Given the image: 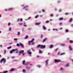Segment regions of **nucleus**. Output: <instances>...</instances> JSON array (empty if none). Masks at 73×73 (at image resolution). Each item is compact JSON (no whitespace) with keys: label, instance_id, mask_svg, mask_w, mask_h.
<instances>
[{"label":"nucleus","instance_id":"1","mask_svg":"<svg viewBox=\"0 0 73 73\" xmlns=\"http://www.w3.org/2000/svg\"><path fill=\"white\" fill-rule=\"evenodd\" d=\"M3 61V63H5L6 62V59L5 58L2 59L0 61V63H2V62Z\"/></svg>","mask_w":73,"mask_h":73},{"label":"nucleus","instance_id":"2","mask_svg":"<svg viewBox=\"0 0 73 73\" xmlns=\"http://www.w3.org/2000/svg\"><path fill=\"white\" fill-rule=\"evenodd\" d=\"M20 53H22V54L23 56H24L25 53H24V50H22L21 51H20L19 52V54H20Z\"/></svg>","mask_w":73,"mask_h":73},{"label":"nucleus","instance_id":"3","mask_svg":"<svg viewBox=\"0 0 73 73\" xmlns=\"http://www.w3.org/2000/svg\"><path fill=\"white\" fill-rule=\"evenodd\" d=\"M17 50V49L16 48L15 49H13L12 51H10V53L12 54L13 53V52H15V51H16V50Z\"/></svg>","mask_w":73,"mask_h":73},{"label":"nucleus","instance_id":"4","mask_svg":"<svg viewBox=\"0 0 73 73\" xmlns=\"http://www.w3.org/2000/svg\"><path fill=\"white\" fill-rule=\"evenodd\" d=\"M54 61V62L55 63H57V62H60V60H57L56 59H55Z\"/></svg>","mask_w":73,"mask_h":73},{"label":"nucleus","instance_id":"5","mask_svg":"<svg viewBox=\"0 0 73 73\" xmlns=\"http://www.w3.org/2000/svg\"><path fill=\"white\" fill-rule=\"evenodd\" d=\"M46 47V46L45 45H41V46L40 47V48H45Z\"/></svg>","mask_w":73,"mask_h":73},{"label":"nucleus","instance_id":"6","mask_svg":"<svg viewBox=\"0 0 73 73\" xmlns=\"http://www.w3.org/2000/svg\"><path fill=\"white\" fill-rule=\"evenodd\" d=\"M49 60L47 59L45 61L46 64H45V66H47V65H48V61H49Z\"/></svg>","mask_w":73,"mask_h":73},{"label":"nucleus","instance_id":"7","mask_svg":"<svg viewBox=\"0 0 73 73\" xmlns=\"http://www.w3.org/2000/svg\"><path fill=\"white\" fill-rule=\"evenodd\" d=\"M68 48L69 50H72V47H71V46H68Z\"/></svg>","mask_w":73,"mask_h":73},{"label":"nucleus","instance_id":"8","mask_svg":"<svg viewBox=\"0 0 73 73\" xmlns=\"http://www.w3.org/2000/svg\"><path fill=\"white\" fill-rule=\"evenodd\" d=\"M34 40H35V39L33 38L32 39L31 41L29 42V45H30V44H31V42H33V41H34Z\"/></svg>","mask_w":73,"mask_h":73},{"label":"nucleus","instance_id":"9","mask_svg":"<svg viewBox=\"0 0 73 73\" xmlns=\"http://www.w3.org/2000/svg\"><path fill=\"white\" fill-rule=\"evenodd\" d=\"M20 46H21V47L23 48H24V45H23V44L21 43H20Z\"/></svg>","mask_w":73,"mask_h":73},{"label":"nucleus","instance_id":"10","mask_svg":"<svg viewBox=\"0 0 73 73\" xmlns=\"http://www.w3.org/2000/svg\"><path fill=\"white\" fill-rule=\"evenodd\" d=\"M30 50H27V53H28L29 54H32V52H29L30 51Z\"/></svg>","mask_w":73,"mask_h":73},{"label":"nucleus","instance_id":"11","mask_svg":"<svg viewBox=\"0 0 73 73\" xmlns=\"http://www.w3.org/2000/svg\"><path fill=\"white\" fill-rule=\"evenodd\" d=\"M25 69H27L28 70H29L30 69H31V68L30 67H29L28 66H26L25 67Z\"/></svg>","mask_w":73,"mask_h":73},{"label":"nucleus","instance_id":"12","mask_svg":"<svg viewBox=\"0 0 73 73\" xmlns=\"http://www.w3.org/2000/svg\"><path fill=\"white\" fill-rule=\"evenodd\" d=\"M46 40H47V38H45L43 40L42 42H45V41H46Z\"/></svg>","mask_w":73,"mask_h":73},{"label":"nucleus","instance_id":"13","mask_svg":"<svg viewBox=\"0 0 73 73\" xmlns=\"http://www.w3.org/2000/svg\"><path fill=\"white\" fill-rule=\"evenodd\" d=\"M40 24V22H39L38 23H36L35 24V25H39Z\"/></svg>","mask_w":73,"mask_h":73},{"label":"nucleus","instance_id":"14","mask_svg":"<svg viewBox=\"0 0 73 73\" xmlns=\"http://www.w3.org/2000/svg\"><path fill=\"white\" fill-rule=\"evenodd\" d=\"M53 47V46L52 45H50L49 46V48H52Z\"/></svg>","mask_w":73,"mask_h":73},{"label":"nucleus","instance_id":"15","mask_svg":"<svg viewBox=\"0 0 73 73\" xmlns=\"http://www.w3.org/2000/svg\"><path fill=\"white\" fill-rule=\"evenodd\" d=\"M41 45L39 44L37 46V48H39V47H40V46L41 47Z\"/></svg>","mask_w":73,"mask_h":73},{"label":"nucleus","instance_id":"16","mask_svg":"<svg viewBox=\"0 0 73 73\" xmlns=\"http://www.w3.org/2000/svg\"><path fill=\"white\" fill-rule=\"evenodd\" d=\"M22 64L23 65H24L25 64V60H24L23 61Z\"/></svg>","mask_w":73,"mask_h":73},{"label":"nucleus","instance_id":"17","mask_svg":"<svg viewBox=\"0 0 73 73\" xmlns=\"http://www.w3.org/2000/svg\"><path fill=\"white\" fill-rule=\"evenodd\" d=\"M60 71L62 72V71H63V70H64V69H63V68H62V67H61L60 68Z\"/></svg>","mask_w":73,"mask_h":73},{"label":"nucleus","instance_id":"18","mask_svg":"<svg viewBox=\"0 0 73 73\" xmlns=\"http://www.w3.org/2000/svg\"><path fill=\"white\" fill-rule=\"evenodd\" d=\"M63 20V18H60L59 19V20H60V21L61 20Z\"/></svg>","mask_w":73,"mask_h":73},{"label":"nucleus","instance_id":"19","mask_svg":"<svg viewBox=\"0 0 73 73\" xmlns=\"http://www.w3.org/2000/svg\"><path fill=\"white\" fill-rule=\"evenodd\" d=\"M28 7H29L28 6H25V7H24L23 9H25V8H28Z\"/></svg>","mask_w":73,"mask_h":73},{"label":"nucleus","instance_id":"20","mask_svg":"<svg viewBox=\"0 0 73 73\" xmlns=\"http://www.w3.org/2000/svg\"><path fill=\"white\" fill-rule=\"evenodd\" d=\"M42 28L44 30H45L46 29V27H45L44 26H42Z\"/></svg>","mask_w":73,"mask_h":73},{"label":"nucleus","instance_id":"21","mask_svg":"<svg viewBox=\"0 0 73 73\" xmlns=\"http://www.w3.org/2000/svg\"><path fill=\"white\" fill-rule=\"evenodd\" d=\"M15 70V68H12L10 70V72H12V71H13Z\"/></svg>","mask_w":73,"mask_h":73},{"label":"nucleus","instance_id":"22","mask_svg":"<svg viewBox=\"0 0 73 73\" xmlns=\"http://www.w3.org/2000/svg\"><path fill=\"white\" fill-rule=\"evenodd\" d=\"M23 73H25V72H26V70H25V69H23Z\"/></svg>","mask_w":73,"mask_h":73},{"label":"nucleus","instance_id":"23","mask_svg":"<svg viewBox=\"0 0 73 73\" xmlns=\"http://www.w3.org/2000/svg\"><path fill=\"white\" fill-rule=\"evenodd\" d=\"M73 20V19L72 18H71L70 19V22H72Z\"/></svg>","mask_w":73,"mask_h":73},{"label":"nucleus","instance_id":"24","mask_svg":"<svg viewBox=\"0 0 73 73\" xmlns=\"http://www.w3.org/2000/svg\"><path fill=\"white\" fill-rule=\"evenodd\" d=\"M8 72V71H4L3 72V73H7Z\"/></svg>","mask_w":73,"mask_h":73},{"label":"nucleus","instance_id":"25","mask_svg":"<svg viewBox=\"0 0 73 73\" xmlns=\"http://www.w3.org/2000/svg\"><path fill=\"white\" fill-rule=\"evenodd\" d=\"M28 38V36L27 35L26 36H25V39H27V38Z\"/></svg>","mask_w":73,"mask_h":73},{"label":"nucleus","instance_id":"26","mask_svg":"<svg viewBox=\"0 0 73 73\" xmlns=\"http://www.w3.org/2000/svg\"><path fill=\"white\" fill-rule=\"evenodd\" d=\"M12 9H13V8H10L8 9V10H9V11H11V10H12Z\"/></svg>","mask_w":73,"mask_h":73},{"label":"nucleus","instance_id":"27","mask_svg":"<svg viewBox=\"0 0 73 73\" xmlns=\"http://www.w3.org/2000/svg\"><path fill=\"white\" fill-rule=\"evenodd\" d=\"M53 31H55V30H56V31H58V30H57V29H53Z\"/></svg>","mask_w":73,"mask_h":73},{"label":"nucleus","instance_id":"28","mask_svg":"<svg viewBox=\"0 0 73 73\" xmlns=\"http://www.w3.org/2000/svg\"><path fill=\"white\" fill-rule=\"evenodd\" d=\"M39 53H42V51H41V50H39Z\"/></svg>","mask_w":73,"mask_h":73},{"label":"nucleus","instance_id":"29","mask_svg":"<svg viewBox=\"0 0 73 73\" xmlns=\"http://www.w3.org/2000/svg\"><path fill=\"white\" fill-rule=\"evenodd\" d=\"M69 42L70 43H73V40H70L69 41Z\"/></svg>","mask_w":73,"mask_h":73},{"label":"nucleus","instance_id":"30","mask_svg":"<svg viewBox=\"0 0 73 73\" xmlns=\"http://www.w3.org/2000/svg\"><path fill=\"white\" fill-rule=\"evenodd\" d=\"M38 15H36V16H35V19H37V18L38 17Z\"/></svg>","mask_w":73,"mask_h":73},{"label":"nucleus","instance_id":"31","mask_svg":"<svg viewBox=\"0 0 73 73\" xmlns=\"http://www.w3.org/2000/svg\"><path fill=\"white\" fill-rule=\"evenodd\" d=\"M69 32V30H65V32Z\"/></svg>","mask_w":73,"mask_h":73},{"label":"nucleus","instance_id":"32","mask_svg":"<svg viewBox=\"0 0 73 73\" xmlns=\"http://www.w3.org/2000/svg\"><path fill=\"white\" fill-rule=\"evenodd\" d=\"M69 66V64H67L66 65V67H67V66Z\"/></svg>","mask_w":73,"mask_h":73},{"label":"nucleus","instance_id":"33","mask_svg":"<svg viewBox=\"0 0 73 73\" xmlns=\"http://www.w3.org/2000/svg\"><path fill=\"white\" fill-rule=\"evenodd\" d=\"M20 45V44H19L18 43H17V46H19Z\"/></svg>","mask_w":73,"mask_h":73},{"label":"nucleus","instance_id":"34","mask_svg":"<svg viewBox=\"0 0 73 73\" xmlns=\"http://www.w3.org/2000/svg\"><path fill=\"white\" fill-rule=\"evenodd\" d=\"M14 41H17V38H15L14 39Z\"/></svg>","mask_w":73,"mask_h":73},{"label":"nucleus","instance_id":"35","mask_svg":"<svg viewBox=\"0 0 73 73\" xmlns=\"http://www.w3.org/2000/svg\"><path fill=\"white\" fill-rule=\"evenodd\" d=\"M42 37H43V35H41L40 36V38H42Z\"/></svg>","mask_w":73,"mask_h":73},{"label":"nucleus","instance_id":"36","mask_svg":"<svg viewBox=\"0 0 73 73\" xmlns=\"http://www.w3.org/2000/svg\"><path fill=\"white\" fill-rule=\"evenodd\" d=\"M64 54H65V53H62V54H60V56H62V55H64Z\"/></svg>","mask_w":73,"mask_h":73},{"label":"nucleus","instance_id":"37","mask_svg":"<svg viewBox=\"0 0 73 73\" xmlns=\"http://www.w3.org/2000/svg\"><path fill=\"white\" fill-rule=\"evenodd\" d=\"M11 47H7V48L8 49H11Z\"/></svg>","mask_w":73,"mask_h":73},{"label":"nucleus","instance_id":"38","mask_svg":"<svg viewBox=\"0 0 73 73\" xmlns=\"http://www.w3.org/2000/svg\"><path fill=\"white\" fill-rule=\"evenodd\" d=\"M65 15H68V14H69V13H65Z\"/></svg>","mask_w":73,"mask_h":73},{"label":"nucleus","instance_id":"39","mask_svg":"<svg viewBox=\"0 0 73 73\" xmlns=\"http://www.w3.org/2000/svg\"><path fill=\"white\" fill-rule=\"evenodd\" d=\"M50 16L51 17H53V14H51Z\"/></svg>","mask_w":73,"mask_h":73},{"label":"nucleus","instance_id":"40","mask_svg":"<svg viewBox=\"0 0 73 73\" xmlns=\"http://www.w3.org/2000/svg\"><path fill=\"white\" fill-rule=\"evenodd\" d=\"M11 30V27H10L9 28V31H10Z\"/></svg>","mask_w":73,"mask_h":73},{"label":"nucleus","instance_id":"41","mask_svg":"<svg viewBox=\"0 0 73 73\" xmlns=\"http://www.w3.org/2000/svg\"><path fill=\"white\" fill-rule=\"evenodd\" d=\"M61 46H64L65 44H62L61 45Z\"/></svg>","mask_w":73,"mask_h":73},{"label":"nucleus","instance_id":"42","mask_svg":"<svg viewBox=\"0 0 73 73\" xmlns=\"http://www.w3.org/2000/svg\"><path fill=\"white\" fill-rule=\"evenodd\" d=\"M5 53H6V50H4V54H5Z\"/></svg>","mask_w":73,"mask_h":73},{"label":"nucleus","instance_id":"43","mask_svg":"<svg viewBox=\"0 0 73 73\" xmlns=\"http://www.w3.org/2000/svg\"><path fill=\"white\" fill-rule=\"evenodd\" d=\"M20 32H18V35L19 36V35H20Z\"/></svg>","mask_w":73,"mask_h":73},{"label":"nucleus","instance_id":"44","mask_svg":"<svg viewBox=\"0 0 73 73\" xmlns=\"http://www.w3.org/2000/svg\"><path fill=\"white\" fill-rule=\"evenodd\" d=\"M37 67H38V68H40V65H38L37 66Z\"/></svg>","mask_w":73,"mask_h":73},{"label":"nucleus","instance_id":"45","mask_svg":"<svg viewBox=\"0 0 73 73\" xmlns=\"http://www.w3.org/2000/svg\"><path fill=\"white\" fill-rule=\"evenodd\" d=\"M11 25V23H9L8 24V25L9 26V25Z\"/></svg>","mask_w":73,"mask_h":73},{"label":"nucleus","instance_id":"46","mask_svg":"<svg viewBox=\"0 0 73 73\" xmlns=\"http://www.w3.org/2000/svg\"><path fill=\"white\" fill-rule=\"evenodd\" d=\"M42 11L43 12H44L45 11V10L44 9H42Z\"/></svg>","mask_w":73,"mask_h":73},{"label":"nucleus","instance_id":"47","mask_svg":"<svg viewBox=\"0 0 73 73\" xmlns=\"http://www.w3.org/2000/svg\"><path fill=\"white\" fill-rule=\"evenodd\" d=\"M32 42L31 43L32 44H35V42Z\"/></svg>","mask_w":73,"mask_h":73},{"label":"nucleus","instance_id":"48","mask_svg":"<svg viewBox=\"0 0 73 73\" xmlns=\"http://www.w3.org/2000/svg\"><path fill=\"white\" fill-rule=\"evenodd\" d=\"M46 23H49V21H46Z\"/></svg>","mask_w":73,"mask_h":73},{"label":"nucleus","instance_id":"49","mask_svg":"<svg viewBox=\"0 0 73 73\" xmlns=\"http://www.w3.org/2000/svg\"><path fill=\"white\" fill-rule=\"evenodd\" d=\"M19 24L20 25H22L23 24V23H21V24L19 23Z\"/></svg>","mask_w":73,"mask_h":73},{"label":"nucleus","instance_id":"50","mask_svg":"<svg viewBox=\"0 0 73 73\" xmlns=\"http://www.w3.org/2000/svg\"><path fill=\"white\" fill-rule=\"evenodd\" d=\"M13 62H15V61H17V60H13Z\"/></svg>","mask_w":73,"mask_h":73},{"label":"nucleus","instance_id":"51","mask_svg":"<svg viewBox=\"0 0 73 73\" xmlns=\"http://www.w3.org/2000/svg\"><path fill=\"white\" fill-rule=\"evenodd\" d=\"M60 54V52H58V53H57V54L58 55H59V54Z\"/></svg>","mask_w":73,"mask_h":73},{"label":"nucleus","instance_id":"52","mask_svg":"<svg viewBox=\"0 0 73 73\" xmlns=\"http://www.w3.org/2000/svg\"><path fill=\"white\" fill-rule=\"evenodd\" d=\"M21 21H23V19H20Z\"/></svg>","mask_w":73,"mask_h":73},{"label":"nucleus","instance_id":"53","mask_svg":"<svg viewBox=\"0 0 73 73\" xmlns=\"http://www.w3.org/2000/svg\"><path fill=\"white\" fill-rule=\"evenodd\" d=\"M19 20H20V19H18L17 20V21H19Z\"/></svg>","mask_w":73,"mask_h":73},{"label":"nucleus","instance_id":"54","mask_svg":"<svg viewBox=\"0 0 73 73\" xmlns=\"http://www.w3.org/2000/svg\"><path fill=\"white\" fill-rule=\"evenodd\" d=\"M59 25H62V23H60Z\"/></svg>","mask_w":73,"mask_h":73},{"label":"nucleus","instance_id":"55","mask_svg":"<svg viewBox=\"0 0 73 73\" xmlns=\"http://www.w3.org/2000/svg\"><path fill=\"white\" fill-rule=\"evenodd\" d=\"M15 57H12V59H14V58H15Z\"/></svg>","mask_w":73,"mask_h":73},{"label":"nucleus","instance_id":"56","mask_svg":"<svg viewBox=\"0 0 73 73\" xmlns=\"http://www.w3.org/2000/svg\"><path fill=\"white\" fill-rule=\"evenodd\" d=\"M58 50V48H56V51H57V50Z\"/></svg>","mask_w":73,"mask_h":73},{"label":"nucleus","instance_id":"57","mask_svg":"<svg viewBox=\"0 0 73 73\" xmlns=\"http://www.w3.org/2000/svg\"><path fill=\"white\" fill-rule=\"evenodd\" d=\"M66 40H69V38H67Z\"/></svg>","mask_w":73,"mask_h":73},{"label":"nucleus","instance_id":"58","mask_svg":"<svg viewBox=\"0 0 73 73\" xmlns=\"http://www.w3.org/2000/svg\"><path fill=\"white\" fill-rule=\"evenodd\" d=\"M2 46H2V45H0V47H2Z\"/></svg>","mask_w":73,"mask_h":73},{"label":"nucleus","instance_id":"59","mask_svg":"<svg viewBox=\"0 0 73 73\" xmlns=\"http://www.w3.org/2000/svg\"><path fill=\"white\" fill-rule=\"evenodd\" d=\"M25 11H28V9H25Z\"/></svg>","mask_w":73,"mask_h":73},{"label":"nucleus","instance_id":"60","mask_svg":"<svg viewBox=\"0 0 73 73\" xmlns=\"http://www.w3.org/2000/svg\"><path fill=\"white\" fill-rule=\"evenodd\" d=\"M50 54V52H48V55Z\"/></svg>","mask_w":73,"mask_h":73},{"label":"nucleus","instance_id":"61","mask_svg":"<svg viewBox=\"0 0 73 73\" xmlns=\"http://www.w3.org/2000/svg\"><path fill=\"white\" fill-rule=\"evenodd\" d=\"M12 44V42H11V43H9V44Z\"/></svg>","mask_w":73,"mask_h":73},{"label":"nucleus","instance_id":"62","mask_svg":"<svg viewBox=\"0 0 73 73\" xmlns=\"http://www.w3.org/2000/svg\"><path fill=\"white\" fill-rule=\"evenodd\" d=\"M18 51H17L16 52V53H18Z\"/></svg>","mask_w":73,"mask_h":73},{"label":"nucleus","instance_id":"63","mask_svg":"<svg viewBox=\"0 0 73 73\" xmlns=\"http://www.w3.org/2000/svg\"><path fill=\"white\" fill-rule=\"evenodd\" d=\"M31 19V18L29 17L28 18V20H29V19Z\"/></svg>","mask_w":73,"mask_h":73},{"label":"nucleus","instance_id":"64","mask_svg":"<svg viewBox=\"0 0 73 73\" xmlns=\"http://www.w3.org/2000/svg\"><path fill=\"white\" fill-rule=\"evenodd\" d=\"M24 27H27V25H25L24 26Z\"/></svg>","mask_w":73,"mask_h":73}]
</instances>
